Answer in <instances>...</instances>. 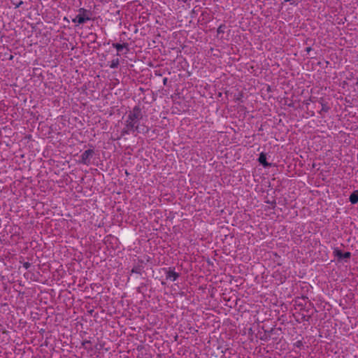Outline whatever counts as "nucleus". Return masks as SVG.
Returning <instances> with one entry per match:
<instances>
[{"label":"nucleus","mask_w":358,"mask_h":358,"mask_svg":"<svg viewBox=\"0 0 358 358\" xmlns=\"http://www.w3.org/2000/svg\"><path fill=\"white\" fill-rule=\"evenodd\" d=\"M91 19V17H83L80 14L78 13L76 17L72 20V21L75 23H78V24H83Z\"/></svg>","instance_id":"nucleus-7"},{"label":"nucleus","mask_w":358,"mask_h":358,"mask_svg":"<svg viewBox=\"0 0 358 358\" xmlns=\"http://www.w3.org/2000/svg\"><path fill=\"white\" fill-rule=\"evenodd\" d=\"M258 161L264 167H271L272 166L271 163L267 162L266 155L264 152L260 153Z\"/></svg>","instance_id":"nucleus-8"},{"label":"nucleus","mask_w":358,"mask_h":358,"mask_svg":"<svg viewBox=\"0 0 358 358\" xmlns=\"http://www.w3.org/2000/svg\"><path fill=\"white\" fill-rule=\"evenodd\" d=\"M90 344H91V341H87V340H85V341H84L82 343V345H83L85 349H87V350H92V349H91V348H90L88 347V345H90Z\"/></svg>","instance_id":"nucleus-15"},{"label":"nucleus","mask_w":358,"mask_h":358,"mask_svg":"<svg viewBox=\"0 0 358 358\" xmlns=\"http://www.w3.org/2000/svg\"><path fill=\"white\" fill-rule=\"evenodd\" d=\"M329 107L327 104L322 103V109L320 111V113L321 114L322 112L327 113L329 111Z\"/></svg>","instance_id":"nucleus-16"},{"label":"nucleus","mask_w":358,"mask_h":358,"mask_svg":"<svg viewBox=\"0 0 358 358\" xmlns=\"http://www.w3.org/2000/svg\"><path fill=\"white\" fill-rule=\"evenodd\" d=\"M149 131V128L148 127H144L143 129V133H148Z\"/></svg>","instance_id":"nucleus-20"},{"label":"nucleus","mask_w":358,"mask_h":358,"mask_svg":"<svg viewBox=\"0 0 358 358\" xmlns=\"http://www.w3.org/2000/svg\"><path fill=\"white\" fill-rule=\"evenodd\" d=\"M226 28V25L225 24H220L219 26V27L217 28V34H223L224 32V29Z\"/></svg>","instance_id":"nucleus-14"},{"label":"nucleus","mask_w":358,"mask_h":358,"mask_svg":"<svg viewBox=\"0 0 358 358\" xmlns=\"http://www.w3.org/2000/svg\"><path fill=\"white\" fill-rule=\"evenodd\" d=\"M357 80H358V79H357Z\"/></svg>","instance_id":"nucleus-26"},{"label":"nucleus","mask_w":358,"mask_h":358,"mask_svg":"<svg viewBox=\"0 0 358 358\" xmlns=\"http://www.w3.org/2000/svg\"><path fill=\"white\" fill-rule=\"evenodd\" d=\"M64 20H67V21L69 22V20H67V18H66V17H64Z\"/></svg>","instance_id":"nucleus-25"},{"label":"nucleus","mask_w":358,"mask_h":358,"mask_svg":"<svg viewBox=\"0 0 358 358\" xmlns=\"http://www.w3.org/2000/svg\"><path fill=\"white\" fill-rule=\"evenodd\" d=\"M334 255L338 258V260L345 259L347 262L351 257V253L350 252H343L342 250L338 248H334Z\"/></svg>","instance_id":"nucleus-4"},{"label":"nucleus","mask_w":358,"mask_h":358,"mask_svg":"<svg viewBox=\"0 0 358 358\" xmlns=\"http://www.w3.org/2000/svg\"><path fill=\"white\" fill-rule=\"evenodd\" d=\"M23 3V1H20L17 4H16L15 8H19L22 4Z\"/></svg>","instance_id":"nucleus-21"},{"label":"nucleus","mask_w":358,"mask_h":358,"mask_svg":"<svg viewBox=\"0 0 358 358\" xmlns=\"http://www.w3.org/2000/svg\"><path fill=\"white\" fill-rule=\"evenodd\" d=\"M120 64L119 59H113L110 64V68L111 69H117Z\"/></svg>","instance_id":"nucleus-12"},{"label":"nucleus","mask_w":358,"mask_h":358,"mask_svg":"<svg viewBox=\"0 0 358 358\" xmlns=\"http://www.w3.org/2000/svg\"><path fill=\"white\" fill-rule=\"evenodd\" d=\"M167 80H168V79H167L166 78H164V80H163V83H164V85H166V84Z\"/></svg>","instance_id":"nucleus-24"},{"label":"nucleus","mask_w":358,"mask_h":358,"mask_svg":"<svg viewBox=\"0 0 358 358\" xmlns=\"http://www.w3.org/2000/svg\"><path fill=\"white\" fill-rule=\"evenodd\" d=\"M78 13L79 14H80L83 17H91L92 15V12L90 10H88L84 8H80L79 10H78Z\"/></svg>","instance_id":"nucleus-11"},{"label":"nucleus","mask_w":358,"mask_h":358,"mask_svg":"<svg viewBox=\"0 0 358 358\" xmlns=\"http://www.w3.org/2000/svg\"><path fill=\"white\" fill-rule=\"evenodd\" d=\"M311 50H312V48H311L310 47H307V48H306V51L307 52H309Z\"/></svg>","instance_id":"nucleus-23"},{"label":"nucleus","mask_w":358,"mask_h":358,"mask_svg":"<svg viewBox=\"0 0 358 358\" xmlns=\"http://www.w3.org/2000/svg\"><path fill=\"white\" fill-rule=\"evenodd\" d=\"M309 318H310V316H308V317L303 316V320L308 321V319H309Z\"/></svg>","instance_id":"nucleus-22"},{"label":"nucleus","mask_w":358,"mask_h":358,"mask_svg":"<svg viewBox=\"0 0 358 358\" xmlns=\"http://www.w3.org/2000/svg\"><path fill=\"white\" fill-rule=\"evenodd\" d=\"M112 45L117 51V56L120 55V52H122L124 48H126L128 50V43H124L122 44L114 43L112 44Z\"/></svg>","instance_id":"nucleus-9"},{"label":"nucleus","mask_w":358,"mask_h":358,"mask_svg":"<svg viewBox=\"0 0 358 358\" xmlns=\"http://www.w3.org/2000/svg\"><path fill=\"white\" fill-rule=\"evenodd\" d=\"M349 201L352 204L358 203V190L354 191L349 197Z\"/></svg>","instance_id":"nucleus-10"},{"label":"nucleus","mask_w":358,"mask_h":358,"mask_svg":"<svg viewBox=\"0 0 358 358\" xmlns=\"http://www.w3.org/2000/svg\"><path fill=\"white\" fill-rule=\"evenodd\" d=\"M143 118V113L140 106H136L127 115L128 120L137 124L138 121Z\"/></svg>","instance_id":"nucleus-1"},{"label":"nucleus","mask_w":358,"mask_h":358,"mask_svg":"<svg viewBox=\"0 0 358 358\" xmlns=\"http://www.w3.org/2000/svg\"><path fill=\"white\" fill-rule=\"evenodd\" d=\"M135 131H136L137 132H141V131H139L138 125L127 120L125 127L121 131V136H123L126 134H129L131 131L134 132Z\"/></svg>","instance_id":"nucleus-2"},{"label":"nucleus","mask_w":358,"mask_h":358,"mask_svg":"<svg viewBox=\"0 0 358 358\" xmlns=\"http://www.w3.org/2000/svg\"><path fill=\"white\" fill-rule=\"evenodd\" d=\"M94 154V150L88 149L86 150L81 155L79 162L80 164L88 166L90 164L91 158Z\"/></svg>","instance_id":"nucleus-3"},{"label":"nucleus","mask_w":358,"mask_h":358,"mask_svg":"<svg viewBox=\"0 0 358 358\" xmlns=\"http://www.w3.org/2000/svg\"><path fill=\"white\" fill-rule=\"evenodd\" d=\"M141 271H142L141 266H136L131 269V273L141 274Z\"/></svg>","instance_id":"nucleus-13"},{"label":"nucleus","mask_w":358,"mask_h":358,"mask_svg":"<svg viewBox=\"0 0 358 358\" xmlns=\"http://www.w3.org/2000/svg\"><path fill=\"white\" fill-rule=\"evenodd\" d=\"M266 203H269V204H271L273 206H272V208L273 209L275 206V204H276V202H275V200H273V201H266Z\"/></svg>","instance_id":"nucleus-17"},{"label":"nucleus","mask_w":358,"mask_h":358,"mask_svg":"<svg viewBox=\"0 0 358 358\" xmlns=\"http://www.w3.org/2000/svg\"><path fill=\"white\" fill-rule=\"evenodd\" d=\"M308 302V299L306 296L298 297L295 300V306L300 307L301 310L303 309Z\"/></svg>","instance_id":"nucleus-6"},{"label":"nucleus","mask_w":358,"mask_h":358,"mask_svg":"<svg viewBox=\"0 0 358 358\" xmlns=\"http://www.w3.org/2000/svg\"><path fill=\"white\" fill-rule=\"evenodd\" d=\"M166 279H171L172 281H176L180 276L179 273L174 271V268L172 269L171 267L168 268L166 272Z\"/></svg>","instance_id":"nucleus-5"},{"label":"nucleus","mask_w":358,"mask_h":358,"mask_svg":"<svg viewBox=\"0 0 358 358\" xmlns=\"http://www.w3.org/2000/svg\"><path fill=\"white\" fill-rule=\"evenodd\" d=\"M285 2H290L291 4H294L297 0H284Z\"/></svg>","instance_id":"nucleus-19"},{"label":"nucleus","mask_w":358,"mask_h":358,"mask_svg":"<svg viewBox=\"0 0 358 358\" xmlns=\"http://www.w3.org/2000/svg\"><path fill=\"white\" fill-rule=\"evenodd\" d=\"M23 266L26 268V269H28L30 266H31V264L29 262H24L23 263Z\"/></svg>","instance_id":"nucleus-18"}]
</instances>
